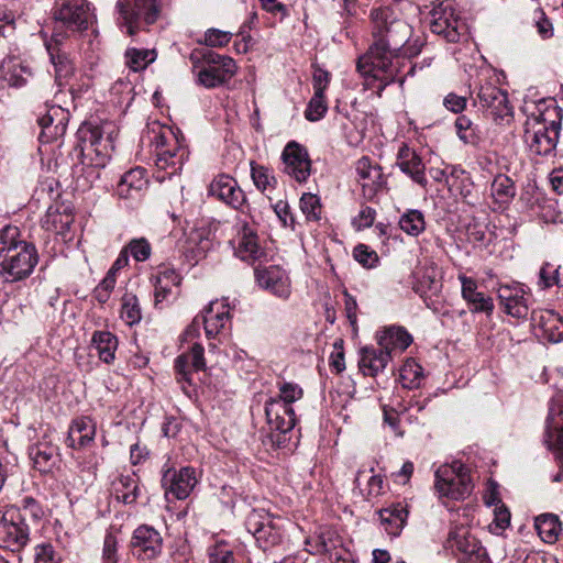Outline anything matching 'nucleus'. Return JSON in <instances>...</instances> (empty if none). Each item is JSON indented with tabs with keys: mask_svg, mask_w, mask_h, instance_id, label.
<instances>
[{
	"mask_svg": "<svg viewBox=\"0 0 563 563\" xmlns=\"http://www.w3.org/2000/svg\"><path fill=\"white\" fill-rule=\"evenodd\" d=\"M434 487L440 496L464 499L472 492L467 467L460 461L441 465L435 472Z\"/></svg>",
	"mask_w": 563,
	"mask_h": 563,
	"instance_id": "nucleus-10",
	"label": "nucleus"
},
{
	"mask_svg": "<svg viewBox=\"0 0 563 563\" xmlns=\"http://www.w3.org/2000/svg\"><path fill=\"white\" fill-rule=\"evenodd\" d=\"M354 258L362 264L364 267L372 268L378 262V256L376 252L371 250L368 246L364 244H360L355 246L353 251Z\"/></svg>",
	"mask_w": 563,
	"mask_h": 563,
	"instance_id": "nucleus-56",
	"label": "nucleus"
},
{
	"mask_svg": "<svg viewBox=\"0 0 563 563\" xmlns=\"http://www.w3.org/2000/svg\"><path fill=\"white\" fill-rule=\"evenodd\" d=\"M96 435V423L88 417H80L73 420L67 442L74 449H79L91 443Z\"/></svg>",
	"mask_w": 563,
	"mask_h": 563,
	"instance_id": "nucleus-33",
	"label": "nucleus"
},
{
	"mask_svg": "<svg viewBox=\"0 0 563 563\" xmlns=\"http://www.w3.org/2000/svg\"><path fill=\"white\" fill-rule=\"evenodd\" d=\"M114 125L111 123H104L102 125L85 123L78 130V135L82 143V154L87 156L95 153V157L90 158V165L96 167L106 166L111 156V152L114 150Z\"/></svg>",
	"mask_w": 563,
	"mask_h": 563,
	"instance_id": "nucleus-5",
	"label": "nucleus"
},
{
	"mask_svg": "<svg viewBox=\"0 0 563 563\" xmlns=\"http://www.w3.org/2000/svg\"><path fill=\"white\" fill-rule=\"evenodd\" d=\"M21 508L36 521L44 517V509L42 505L33 497H24L21 501Z\"/></svg>",
	"mask_w": 563,
	"mask_h": 563,
	"instance_id": "nucleus-62",
	"label": "nucleus"
},
{
	"mask_svg": "<svg viewBox=\"0 0 563 563\" xmlns=\"http://www.w3.org/2000/svg\"><path fill=\"white\" fill-rule=\"evenodd\" d=\"M300 209L308 221H319L321 219L320 198L313 194H303L300 198Z\"/></svg>",
	"mask_w": 563,
	"mask_h": 563,
	"instance_id": "nucleus-50",
	"label": "nucleus"
},
{
	"mask_svg": "<svg viewBox=\"0 0 563 563\" xmlns=\"http://www.w3.org/2000/svg\"><path fill=\"white\" fill-rule=\"evenodd\" d=\"M400 229L411 236H418L426 230L424 216L420 210L410 209L399 219Z\"/></svg>",
	"mask_w": 563,
	"mask_h": 563,
	"instance_id": "nucleus-45",
	"label": "nucleus"
},
{
	"mask_svg": "<svg viewBox=\"0 0 563 563\" xmlns=\"http://www.w3.org/2000/svg\"><path fill=\"white\" fill-rule=\"evenodd\" d=\"M139 485L134 475H120L112 482V494L125 505L134 504L139 496Z\"/></svg>",
	"mask_w": 563,
	"mask_h": 563,
	"instance_id": "nucleus-34",
	"label": "nucleus"
},
{
	"mask_svg": "<svg viewBox=\"0 0 563 563\" xmlns=\"http://www.w3.org/2000/svg\"><path fill=\"white\" fill-rule=\"evenodd\" d=\"M208 192L242 213H250L251 211L245 192L230 175L220 174L216 176L209 185Z\"/></svg>",
	"mask_w": 563,
	"mask_h": 563,
	"instance_id": "nucleus-14",
	"label": "nucleus"
},
{
	"mask_svg": "<svg viewBox=\"0 0 563 563\" xmlns=\"http://www.w3.org/2000/svg\"><path fill=\"white\" fill-rule=\"evenodd\" d=\"M189 58L192 63L195 82L207 89L227 84L238 69L232 57L217 54L210 49L195 51Z\"/></svg>",
	"mask_w": 563,
	"mask_h": 563,
	"instance_id": "nucleus-3",
	"label": "nucleus"
},
{
	"mask_svg": "<svg viewBox=\"0 0 563 563\" xmlns=\"http://www.w3.org/2000/svg\"><path fill=\"white\" fill-rule=\"evenodd\" d=\"M31 75L32 73L27 66H24L21 63H14L8 80L10 85L14 87H22L27 82Z\"/></svg>",
	"mask_w": 563,
	"mask_h": 563,
	"instance_id": "nucleus-57",
	"label": "nucleus"
},
{
	"mask_svg": "<svg viewBox=\"0 0 563 563\" xmlns=\"http://www.w3.org/2000/svg\"><path fill=\"white\" fill-rule=\"evenodd\" d=\"M124 249L136 262H145L152 253L151 244L145 238L131 240Z\"/></svg>",
	"mask_w": 563,
	"mask_h": 563,
	"instance_id": "nucleus-52",
	"label": "nucleus"
},
{
	"mask_svg": "<svg viewBox=\"0 0 563 563\" xmlns=\"http://www.w3.org/2000/svg\"><path fill=\"white\" fill-rule=\"evenodd\" d=\"M540 285L549 288L553 285L563 286V278L560 277V267L545 263L540 269Z\"/></svg>",
	"mask_w": 563,
	"mask_h": 563,
	"instance_id": "nucleus-54",
	"label": "nucleus"
},
{
	"mask_svg": "<svg viewBox=\"0 0 563 563\" xmlns=\"http://www.w3.org/2000/svg\"><path fill=\"white\" fill-rule=\"evenodd\" d=\"M163 539L158 531L150 526H140L133 532L131 547L137 556L154 559L162 551Z\"/></svg>",
	"mask_w": 563,
	"mask_h": 563,
	"instance_id": "nucleus-21",
	"label": "nucleus"
},
{
	"mask_svg": "<svg viewBox=\"0 0 563 563\" xmlns=\"http://www.w3.org/2000/svg\"><path fill=\"white\" fill-rule=\"evenodd\" d=\"M265 415L271 429L279 433H287L296 424V415L292 406H286L285 402L277 399L266 401Z\"/></svg>",
	"mask_w": 563,
	"mask_h": 563,
	"instance_id": "nucleus-23",
	"label": "nucleus"
},
{
	"mask_svg": "<svg viewBox=\"0 0 563 563\" xmlns=\"http://www.w3.org/2000/svg\"><path fill=\"white\" fill-rule=\"evenodd\" d=\"M200 318L206 335L213 338L230 322V312L223 302L212 301Z\"/></svg>",
	"mask_w": 563,
	"mask_h": 563,
	"instance_id": "nucleus-30",
	"label": "nucleus"
},
{
	"mask_svg": "<svg viewBox=\"0 0 563 563\" xmlns=\"http://www.w3.org/2000/svg\"><path fill=\"white\" fill-rule=\"evenodd\" d=\"M35 563H58L55 551L51 544H41L35 549Z\"/></svg>",
	"mask_w": 563,
	"mask_h": 563,
	"instance_id": "nucleus-64",
	"label": "nucleus"
},
{
	"mask_svg": "<svg viewBox=\"0 0 563 563\" xmlns=\"http://www.w3.org/2000/svg\"><path fill=\"white\" fill-rule=\"evenodd\" d=\"M380 525L390 537H398L407 523L408 505L395 503L380 509L378 512Z\"/></svg>",
	"mask_w": 563,
	"mask_h": 563,
	"instance_id": "nucleus-25",
	"label": "nucleus"
},
{
	"mask_svg": "<svg viewBox=\"0 0 563 563\" xmlns=\"http://www.w3.org/2000/svg\"><path fill=\"white\" fill-rule=\"evenodd\" d=\"M155 143V164L157 168L166 172L167 176H173L180 172L188 158L187 147L180 143L170 130L156 134Z\"/></svg>",
	"mask_w": 563,
	"mask_h": 563,
	"instance_id": "nucleus-12",
	"label": "nucleus"
},
{
	"mask_svg": "<svg viewBox=\"0 0 563 563\" xmlns=\"http://www.w3.org/2000/svg\"><path fill=\"white\" fill-rule=\"evenodd\" d=\"M155 58V52L150 49L129 48L125 52V64L133 71L146 68V66L153 63Z\"/></svg>",
	"mask_w": 563,
	"mask_h": 563,
	"instance_id": "nucleus-49",
	"label": "nucleus"
},
{
	"mask_svg": "<svg viewBox=\"0 0 563 563\" xmlns=\"http://www.w3.org/2000/svg\"><path fill=\"white\" fill-rule=\"evenodd\" d=\"M497 297L505 313L525 319L529 314L528 298L525 289L517 285H500L497 289Z\"/></svg>",
	"mask_w": 563,
	"mask_h": 563,
	"instance_id": "nucleus-20",
	"label": "nucleus"
},
{
	"mask_svg": "<svg viewBox=\"0 0 563 563\" xmlns=\"http://www.w3.org/2000/svg\"><path fill=\"white\" fill-rule=\"evenodd\" d=\"M376 211L371 207H362L357 216H355L352 220L353 227L361 231L363 229L369 228L375 220Z\"/></svg>",
	"mask_w": 563,
	"mask_h": 563,
	"instance_id": "nucleus-58",
	"label": "nucleus"
},
{
	"mask_svg": "<svg viewBox=\"0 0 563 563\" xmlns=\"http://www.w3.org/2000/svg\"><path fill=\"white\" fill-rule=\"evenodd\" d=\"M377 343L391 356L393 352L405 351L412 343V336L405 328L391 325L377 335Z\"/></svg>",
	"mask_w": 563,
	"mask_h": 563,
	"instance_id": "nucleus-31",
	"label": "nucleus"
},
{
	"mask_svg": "<svg viewBox=\"0 0 563 563\" xmlns=\"http://www.w3.org/2000/svg\"><path fill=\"white\" fill-rule=\"evenodd\" d=\"M490 195L500 206L509 203L516 196V187L511 178L506 175H497L490 185Z\"/></svg>",
	"mask_w": 563,
	"mask_h": 563,
	"instance_id": "nucleus-41",
	"label": "nucleus"
},
{
	"mask_svg": "<svg viewBox=\"0 0 563 563\" xmlns=\"http://www.w3.org/2000/svg\"><path fill=\"white\" fill-rule=\"evenodd\" d=\"M198 483L195 468L190 466L180 470L168 468L163 473L162 487L168 498L173 496L178 500L186 499Z\"/></svg>",
	"mask_w": 563,
	"mask_h": 563,
	"instance_id": "nucleus-15",
	"label": "nucleus"
},
{
	"mask_svg": "<svg viewBox=\"0 0 563 563\" xmlns=\"http://www.w3.org/2000/svg\"><path fill=\"white\" fill-rule=\"evenodd\" d=\"M119 24L130 36H135L158 19L159 0H119Z\"/></svg>",
	"mask_w": 563,
	"mask_h": 563,
	"instance_id": "nucleus-6",
	"label": "nucleus"
},
{
	"mask_svg": "<svg viewBox=\"0 0 563 563\" xmlns=\"http://www.w3.org/2000/svg\"><path fill=\"white\" fill-rule=\"evenodd\" d=\"M147 184L145 169L142 167L132 168L126 172L118 184V195L121 198L132 197V192H139Z\"/></svg>",
	"mask_w": 563,
	"mask_h": 563,
	"instance_id": "nucleus-35",
	"label": "nucleus"
},
{
	"mask_svg": "<svg viewBox=\"0 0 563 563\" xmlns=\"http://www.w3.org/2000/svg\"><path fill=\"white\" fill-rule=\"evenodd\" d=\"M245 527L263 551H268L283 541L280 519L273 518L264 510H252L246 518Z\"/></svg>",
	"mask_w": 563,
	"mask_h": 563,
	"instance_id": "nucleus-13",
	"label": "nucleus"
},
{
	"mask_svg": "<svg viewBox=\"0 0 563 563\" xmlns=\"http://www.w3.org/2000/svg\"><path fill=\"white\" fill-rule=\"evenodd\" d=\"M430 15L431 31L448 42L456 43L467 34V25L451 0H438Z\"/></svg>",
	"mask_w": 563,
	"mask_h": 563,
	"instance_id": "nucleus-11",
	"label": "nucleus"
},
{
	"mask_svg": "<svg viewBox=\"0 0 563 563\" xmlns=\"http://www.w3.org/2000/svg\"><path fill=\"white\" fill-rule=\"evenodd\" d=\"M477 101L494 121H509L512 117V108L507 93L496 86L490 84L481 86Z\"/></svg>",
	"mask_w": 563,
	"mask_h": 563,
	"instance_id": "nucleus-16",
	"label": "nucleus"
},
{
	"mask_svg": "<svg viewBox=\"0 0 563 563\" xmlns=\"http://www.w3.org/2000/svg\"><path fill=\"white\" fill-rule=\"evenodd\" d=\"M423 378L422 367L413 360L408 358L399 371V382L408 389L418 388Z\"/></svg>",
	"mask_w": 563,
	"mask_h": 563,
	"instance_id": "nucleus-44",
	"label": "nucleus"
},
{
	"mask_svg": "<svg viewBox=\"0 0 563 563\" xmlns=\"http://www.w3.org/2000/svg\"><path fill=\"white\" fill-rule=\"evenodd\" d=\"M117 539L112 534H107L103 542L102 559L103 563H118Z\"/></svg>",
	"mask_w": 563,
	"mask_h": 563,
	"instance_id": "nucleus-63",
	"label": "nucleus"
},
{
	"mask_svg": "<svg viewBox=\"0 0 563 563\" xmlns=\"http://www.w3.org/2000/svg\"><path fill=\"white\" fill-rule=\"evenodd\" d=\"M390 360L391 356L380 346L379 349L365 346L361 350L358 366L364 375L374 377L384 371Z\"/></svg>",
	"mask_w": 563,
	"mask_h": 563,
	"instance_id": "nucleus-32",
	"label": "nucleus"
},
{
	"mask_svg": "<svg viewBox=\"0 0 563 563\" xmlns=\"http://www.w3.org/2000/svg\"><path fill=\"white\" fill-rule=\"evenodd\" d=\"M413 290L421 297L435 294L441 288L440 282L437 279L435 269L433 267H423L415 273Z\"/></svg>",
	"mask_w": 563,
	"mask_h": 563,
	"instance_id": "nucleus-40",
	"label": "nucleus"
},
{
	"mask_svg": "<svg viewBox=\"0 0 563 563\" xmlns=\"http://www.w3.org/2000/svg\"><path fill=\"white\" fill-rule=\"evenodd\" d=\"M255 276L258 285L269 290L279 298H288L290 295V283L286 273L278 266L255 268Z\"/></svg>",
	"mask_w": 563,
	"mask_h": 563,
	"instance_id": "nucleus-22",
	"label": "nucleus"
},
{
	"mask_svg": "<svg viewBox=\"0 0 563 563\" xmlns=\"http://www.w3.org/2000/svg\"><path fill=\"white\" fill-rule=\"evenodd\" d=\"M396 165L415 183L422 187L427 186L426 166L421 157L405 143L398 150Z\"/></svg>",
	"mask_w": 563,
	"mask_h": 563,
	"instance_id": "nucleus-24",
	"label": "nucleus"
},
{
	"mask_svg": "<svg viewBox=\"0 0 563 563\" xmlns=\"http://www.w3.org/2000/svg\"><path fill=\"white\" fill-rule=\"evenodd\" d=\"M444 547L460 563H492L486 549L465 525L451 528Z\"/></svg>",
	"mask_w": 563,
	"mask_h": 563,
	"instance_id": "nucleus-8",
	"label": "nucleus"
},
{
	"mask_svg": "<svg viewBox=\"0 0 563 563\" xmlns=\"http://www.w3.org/2000/svg\"><path fill=\"white\" fill-rule=\"evenodd\" d=\"M284 172L298 183H303L311 174V161L307 150L297 142H289L282 154Z\"/></svg>",
	"mask_w": 563,
	"mask_h": 563,
	"instance_id": "nucleus-17",
	"label": "nucleus"
},
{
	"mask_svg": "<svg viewBox=\"0 0 563 563\" xmlns=\"http://www.w3.org/2000/svg\"><path fill=\"white\" fill-rule=\"evenodd\" d=\"M559 130V124L548 122L538 110V113L532 112L527 117L523 140L532 154L545 156L555 150Z\"/></svg>",
	"mask_w": 563,
	"mask_h": 563,
	"instance_id": "nucleus-7",
	"label": "nucleus"
},
{
	"mask_svg": "<svg viewBox=\"0 0 563 563\" xmlns=\"http://www.w3.org/2000/svg\"><path fill=\"white\" fill-rule=\"evenodd\" d=\"M251 177L256 188L262 192L273 190L277 184L273 172L268 167L254 162L251 163Z\"/></svg>",
	"mask_w": 563,
	"mask_h": 563,
	"instance_id": "nucleus-48",
	"label": "nucleus"
},
{
	"mask_svg": "<svg viewBox=\"0 0 563 563\" xmlns=\"http://www.w3.org/2000/svg\"><path fill=\"white\" fill-rule=\"evenodd\" d=\"M454 126L459 139L471 145H477L481 141L479 131L470 118L466 115H460L456 118Z\"/></svg>",
	"mask_w": 563,
	"mask_h": 563,
	"instance_id": "nucleus-46",
	"label": "nucleus"
},
{
	"mask_svg": "<svg viewBox=\"0 0 563 563\" xmlns=\"http://www.w3.org/2000/svg\"><path fill=\"white\" fill-rule=\"evenodd\" d=\"M203 352L202 345L195 343L188 353H184L175 360V371L179 382L184 380L190 385L191 369L201 371L205 368Z\"/></svg>",
	"mask_w": 563,
	"mask_h": 563,
	"instance_id": "nucleus-29",
	"label": "nucleus"
},
{
	"mask_svg": "<svg viewBox=\"0 0 563 563\" xmlns=\"http://www.w3.org/2000/svg\"><path fill=\"white\" fill-rule=\"evenodd\" d=\"M210 563H234L233 552L225 544H217L209 550Z\"/></svg>",
	"mask_w": 563,
	"mask_h": 563,
	"instance_id": "nucleus-59",
	"label": "nucleus"
},
{
	"mask_svg": "<svg viewBox=\"0 0 563 563\" xmlns=\"http://www.w3.org/2000/svg\"><path fill=\"white\" fill-rule=\"evenodd\" d=\"M302 395V388L298 384L284 382L279 385V395L275 399L285 402L286 406H291L301 399Z\"/></svg>",
	"mask_w": 563,
	"mask_h": 563,
	"instance_id": "nucleus-53",
	"label": "nucleus"
},
{
	"mask_svg": "<svg viewBox=\"0 0 563 563\" xmlns=\"http://www.w3.org/2000/svg\"><path fill=\"white\" fill-rule=\"evenodd\" d=\"M121 301V319L128 325L139 323L142 319V311L137 297L133 294L126 292L123 295Z\"/></svg>",
	"mask_w": 563,
	"mask_h": 563,
	"instance_id": "nucleus-47",
	"label": "nucleus"
},
{
	"mask_svg": "<svg viewBox=\"0 0 563 563\" xmlns=\"http://www.w3.org/2000/svg\"><path fill=\"white\" fill-rule=\"evenodd\" d=\"M355 170L364 198L373 200L386 186L382 168L377 164H373L368 157L363 156L356 162Z\"/></svg>",
	"mask_w": 563,
	"mask_h": 563,
	"instance_id": "nucleus-18",
	"label": "nucleus"
},
{
	"mask_svg": "<svg viewBox=\"0 0 563 563\" xmlns=\"http://www.w3.org/2000/svg\"><path fill=\"white\" fill-rule=\"evenodd\" d=\"M180 283L179 275L173 269H165L156 277L155 284V303L158 305L166 300L172 294L173 287H177Z\"/></svg>",
	"mask_w": 563,
	"mask_h": 563,
	"instance_id": "nucleus-43",
	"label": "nucleus"
},
{
	"mask_svg": "<svg viewBox=\"0 0 563 563\" xmlns=\"http://www.w3.org/2000/svg\"><path fill=\"white\" fill-rule=\"evenodd\" d=\"M531 319L547 340L554 343L563 341V319L558 313L550 310L532 311Z\"/></svg>",
	"mask_w": 563,
	"mask_h": 563,
	"instance_id": "nucleus-28",
	"label": "nucleus"
},
{
	"mask_svg": "<svg viewBox=\"0 0 563 563\" xmlns=\"http://www.w3.org/2000/svg\"><path fill=\"white\" fill-rule=\"evenodd\" d=\"M38 263L35 245L21 239L16 225L0 230V278L3 283H18L29 278Z\"/></svg>",
	"mask_w": 563,
	"mask_h": 563,
	"instance_id": "nucleus-2",
	"label": "nucleus"
},
{
	"mask_svg": "<svg viewBox=\"0 0 563 563\" xmlns=\"http://www.w3.org/2000/svg\"><path fill=\"white\" fill-rule=\"evenodd\" d=\"M330 73L323 68L316 66L312 75V86L314 93H324L330 84Z\"/></svg>",
	"mask_w": 563,
	"mask_h": 563,
	"instance_id": "nucleus-60",
	"label": "nucleus"
},
{
	"mask_svg": "<svg viewBox=\"0 0 563 563\" xmlns=\"http://www.w3.org/2000/svg\"><path fill=\"white\" fill-rule=\"evenodd\" d=\"M30 541V528L20 510H0V549L19 555Z\"/></svg>",
	"mask_w": 563,
	"mask_h": 563,
	"instance_id": "nucleus-9",
	"label": "nucleus"
},
{
	"mask_svg": "<svg viewBox=\"0 0 563 563\" xmlns=\"http://www.w3.org/2000/svg\"><path fill=\"white\" fill-rule=\"evenodd\" d=\"M459 280L462 285V297L473 312H485L488 314L493 312V299L484 292L477 291V283L475 279L460 275Z\"/></svg>",
	"mask_w": 563,
	"mask_h": 563,
	"instance_id": "nucleus-26",
	"label": "nucleus"
},
{
	"mask_svg": "<svg viewBox=\"0 0 563 563\" xmlns=\"http://www.w3.org/2000/svg\"><path fill=\"white\" fill-rule=\"evenodd\" d=\"M59 36V33H53L52 38L45 42V46L55 68V79L62 86V81L74 74V65L68 56L62 52Z\"/></svg>",
	"mask_w": 563,
	"mask_h": 563,
	"instance_id": "nucleus-27",
	"label": "nucleus"
},
{
	"mask_svg": "<svg viewBox=\"0 0 563 563\" xmlns=\"http://www.w3.org/2000/svg\"><path fill=\"white\" fill-rule=\"evenodd\" d=\"M391 7L372 11L374 43L357 60L356 68L365 89H373L378 97L397 80L404 60L397 52L411 36V26L398 16Z\"/></svg>",
	"mask_w": 563,
	"mask_h": 563,
	"instance_id": "nucleus-1",
	"label": "nucleus"
},
{
	"mask_svg": "<svg viewBox=\"0 0 563 563\" xmlns=\"http://www.w3.org/2000/svg\"><path fill=\"white\" fill-rule=\"evenodd\" d=\"M231 37V32L209 29L205 33V44L209 47H223L229 44Z\"/></svg>",
	"mask_w": 563,
	"mask_h": 563,
	"instance_id": "nucleus-55",
	"label": "nucleus"
},
{
	"mask_svg": "<svg viewBox=\"0 0 563 563\" xmlns=\"http://www.w3.org/2000/svg\"><path fill=\"white\" fill-rule=\"evenodd\" d=\"M327 111L328 104L324 93H313L305 111V117L307 120L313 122L323 118Z\"/></svg>",
	"mask_w": 563,
	"mask_h": 563,
	"instance_id": "nucleus-51",
	"label": "nucleus"
},
{
	"mask_svg": "<svg viewBox=\"0 0 563 563\" xmlns=\"http://www.w3.org/2000/svg\"><path fill=\"white\" fill-rule=\"evenodd\" d=\"M236 253L243 261H256L264 254L257 243L256 234L249 229L243 230Z\"/></svg>",
	"mask_w": 563,
	"mask_h": 563,
	"instance_id": "nucleus-42",
	"label": "nucleus"
},
{
	"mask_svg": "<svg viewBox=\"0 0 563 563\" xmlns=\"http://www.w3.org/2000/svg\"><path fill=\"white\" fill-rule=\"evenodd\" d=\"M55 32L66 30L73 33L87 31L97 20L95 8L87 0L56 1L52 9Z\"/></svg>",
	"mask_w": 563,
	"mask_h": 563,
	"instance_id": "nucleus-4",
	"label": "nucleus"
},
{
	"mask_svg": "<svg viewBox=\"0 0 563 563\" xmlns=\"http://www.w3.org/2000/svg\"><path fill=\"white\" fill-rule=\"evenodd\" d=\"M536 530L539 537L547 543H554L562 530L559 517L553 514H542L536 518Z\"/></svg>",
	"mask_w": 563,
	"mask_h": 563,
	"instance_id": "nucleus-37",
	"label": "nucleus"
},
{
	"mask_svg": "<svg viewBox=\"0 0 563 563\" xmlns=\"http://www.w3.org/2000/svg\"><path fill=\"white\" fill-rule=\"evenodd\" d=\"M211 246L212 242L205 235V231L197 230L190 233L186 242L185 254L189 261L198 263L206 256Z\"/></svg>",
	"mask_w": 563,
	"mask_h": 563,
	"instance_id": "nucleus-36",
	"label": "nucleus"
},
{
	"mask_svg": "<svg viewBox=\"0 0 563 563\" xmlns=\"http://www.w3.org/2000/svg\"><path fill=\"white\" fill-rule=\"evenodd\" d=\"M56 448L47 443H37L30 448L29 455L33 465L42 473L48 472L55 463Z\"/></svg>",
	"mask_w": 563,
	"mask_h": 563,
	"instance_id": "nucleus-39",
	"label": "nucleus"
},
{
	"mask_svg": "<svg viewBox=\"0 0 563 563\" xmlns=\"http://www.w3.org/2000/svg\"><path fill=\"white\" fill-rule=\"evenodd\" d=\"M98 351L99 358L107 364L114 360L118 347V339L109 331H96L91 340Z\"/></svg>",
	"mask_w": 563,
	"mask_h": 563,
	"instance_id": "nucleus-38",
	"label": "nucleus"
},
{
	"mask_svg": "<svg viewBox=\"0 0 563 563\" xmlns=\"http://www.w3.org/2000/svg\"><path fill=\"white\" fill-rule=\"evenodd\" d=\"M67 122L68 112H66L62 107H51L37 119V123L41 128L38 141L46 144L63 137L66 133Z\"/></svg>",
	"mask_w": 563,
	"mask_h": 563,
	"instance_id": "nucleus-19",
	"label": "nucleus"
},
{
	"mask_svg": "<svg viewBox=\"0 0 563 563\" xmlns=\"http://www.w3.org/2000/svg\"><path fill=\"white\" fill-rule=\"evenodd\" d=\"M330 366L336 373H341L345 369L344 363V351H343V341H335L333 344V351L330 355Z\"/></svg>",
	"mask_w": 563,
	"mask_h": 563,
	"instance_id": "nucleus-61",
	"label": "nucleus"
}]
</instances>
